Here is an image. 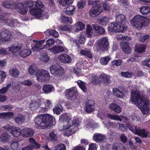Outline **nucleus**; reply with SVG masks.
<instances>
[{"label": "nucleus", "instance_id": "obj_19", "mask_svg": "<svg viewBox=\"0 0 150 150\" xmlns=\"http://www.w3.org/2000/svg\"><path fill=\"white\" fill-rule=\"evenodd\" d=\"M58 59L61 62L66 63H71V57L66 54H62L59 55Z\"/></svg>", "mask_w": 150, "mask_h": 150}, {"label": "nucleus", "instance_id": "obj_61", "mask_svg": "<svg viewBox=\"0 0 150 150\" xmlns=\"http://www.w3.org/2000/svg\"><path fill=\"white\" fill-rule=\"evenodd\" d=\"M20 83H18L20 85ZM20 84L28 86H30L33 84L32 81L30 80H26L22 81L20 82Z\"/></svg>", "mask_w": 150, "mask_h": 150}, {"label": "nucleus", "instance_id": "obj_47", "mask_svg": "<svg viewBox=\"0 0 150 150\" xmlns=\"http://www.w3.org/2000/svg\"><path fill=\"white\" fill-rule=\"evenodd\" d=\"M77 84L82 90L85 92L87 91V89L85 83L79 80L77 81Z\"/></svg>", "mask_w": 150, "mask_h": 150}, {"label": "nucleus", "instance_id": "obj_2", "mask_svg": "<svg viewBox=\"0 0 150 150\" xmlns=\"http://www.w3.org/2000/svg\"><path fill=\"white\" fill-rule=\"evenodd\" d=\"M131 101L144 114L147 115L149 113V101L148 99L142 97L137 87L134 86L132 89Z\"/></svg>", "mask_w": 150, "mask_h": 150}, {"label": "nucleus", "instance_id": "obj_25", "mask_svg": "<svg viewBox=\"0 0 150 150\" xmlns=\"http://www.w3.org/2000/svg\"><path fill=\"white\" fill-rule=\"evenodd\" d=\"M106 117H108L110 119L112 120H119L120 121H122V119L121 117L124 118L125 120H126L125 122L127 121L128 122L127 120V119L126 117H125L123 116H120L118 115H113L112 114H109L106 113Z\"/></svg>", "mask_w": 150, "mask_h": 150}, {"label": "nucleus", "instance_id": "obj_51", "mask_svg": "<svg viewBox=\"0 0 150 150\" xmlns=\"http://www.w3.org/2000/svg\"><path fill=\"white\" fill-rule=\"evenodd\" d=\"M71 26L68 25H61L58 27V29L59 31L62 30L66 31H69L71 30Z\"/></svg>", "mask_w": 150, "mask_h": 150}, {"label": "nucleus", "instance_id": "obj_32", "mask_svg": "<svg viewBox=\"0 0 150 150\" xmlns=\"http://www.w3.org/2000/svg\"><path fill=\"white\" fill-rule=\"evenodd\" d=\"M74 30L75 32H78L83 30L85 28V25L82 22L79 21L74 25Z\"/></svg>", "mask_w": 150, "mask_h": 150}, {"label": "nucleus", "instance_id": "obj_26", "mask_svg": "<svg viewBox=\"0 0 150 150\" xmlns=\"http://www.w3.org/2000/svg\"><path fill=\"white\" fill-rule=\"evenodd\" d=\"M76 7L74 6L70 5L64 9V12L69 15H72L76 12Z\"/></svg>", "mask_w": 150, "mask_h": 150}, {"label": "nucleus", "instance_id": "obj_29", "mask_svg": "<svg viewBox=\"0 0 150 150\" xmlns=\"http://www.w3.org/2000/svg\"><path fill=\"white\" fill-rule=\"evenodd\" d=\"M54 88V87L52 85L46 84L43 86L42 90L45 94H47L50 93Z\"/></svg>", "mask_w": 150, "mask_h": 150}, {"label": "nucleus", "instance_id": "obj_18", "mask_svg": "<svg viewBox=\"0 0 150 150\" xmlns=\"http://www.w3.org/2000/svg\"><path fill=\"white\" fill-rule=\"evenodd\" d=\"M50 52L53 54H57L64 51V47L60 45H55L48 49Z\"/></svg>", "mask_w": 150, "mask_h": 150}, {"label": "nucleus", "instance_id": "obj_31", "mask_svg": "<svg viewBox=\"0 0 150 150\" xmlns=\"http://www.w3.org/2000/svg\"><path fill=\"white\" fill-rule=\"evenodd\" d=\"M41 100L38 99L32 101L29 105L31 110H34L39 108L40 105V102Z\"/></svg>", "mask_w": 150, "mask_h": 150}, {"label": "nucleus", "instance_id": "obj_56", "mask_svg": "<svg viewBox=\"0 0 150 150\" xmlns=\"http://www.w3.org/2000/svg\"><path fill=\"white\" fill-rule=\"evenodd\" d=\"M50 58L46 54H44L41 55L40 60L41 61L44 62H47L49 60Z\"/></svg>", "mask_w": 150, "mask_h": 150}, {"label": "nucleus", "instance_id": "obj_46", "mask_svg": "<svg viewBox=\"0 0 150 150\" xmlns=\"http://www.w3.org/2000/svg\"><path fill=\"white\" fill-rule=\"evenodd\" d=\"M9 73L12 76L16 77L18 76L19 74V71L18 69L16 68H13L10 70Z\"/></svg>", "mask_w": 150, "mask_h": 150}, {"label": "nucleus", "instance_id": "obj_40", "mask_svg": "<svg viewBox=\"0 0 150 150\" xmlns=\"http://www.w3.org/2000/svg\"><path fill=\"white\" fill-rule=\"evenodd\" d=\"M93 26L95 31L99 33L103 34L105 33V31L104 28L97 24H94L93 25Z\"/></svg>", "mask_w": 150, "mask_h": 150}, {"label": "nucleus", "instance_id": "obj_4", "mask_svg": "<svg viewBox=\"0 0 150 150\" xmlns=\"http://www.w3.org/2000/svg\"><path fill=\"white\" fill-rule=\"evenodd\" d=\"M34 122L37 128L41 129L49 128L51 125L55 123L54 117L48 114L38 115L35 118Z\"/></svg>", "mask_w": 150, "mask_h": 150}, {"label": "nucleus", "instance_id": "obj_33", "mask_svg": "<svg viewBox=\"0 0 150 150\" xmlns=\"http://www.w3.org/2000/svg\"><path fill=\"white\" fill-rule=\"evenodd\" d=\"M146 46L143 44H137L135 45V51L139 53H142L145 52Z\"/></svg>", "mask_w": 150, "mask_h": 150}, {"label": "nucleus", "instance_id": "obj_1", "mask_svg": "<svg viewBox=\"0 0 150 150\" xmlns=\"http://www.w3.org/2000/svg\"><path fill=\"white\" fill-rule=\"evenodd\" d=\"M72 117L70 114H64L61 115L59 120L60 124L59 128L60 131L66 130L69 129L73 125L76 127L74 130H67L64 133L65 135L67 137L75 133V131L77 130V127L79 126L80 123L78 119L76 118L72 119Z\"/></svg>", "mask_w": 150, "mask_h": 150}, {"label": "nucleus", "instance_id": "obj_15", "mask_svg": "<svg viewBox=\"0 0 150 150\" xmlns=\"http://www.w3.org/2000/svg\"><path fill=\"white\" fill-rule=\"evenodd\" d=\"M97 44L100 50L104 51L108 48L109 42L107 37H104L99 39Z\"/></svg>", "mask_w": 150, "mask_h": 150}, {"label": "nucleus", "instance_id": "obj_62", "mask_svg": "<svg viewBox=\"0 0 150 150\" xmlns=\"http://www.w3.org/2000/svg\"><path fill=\"white\" fill-rule=\"evenodd\" d=\"M86 4L85 1L83 0H79L77 2V6L78 8L81 9L83 8Z\"/></svg>", "mask_w": 150, "mask_h": 150}, {"label": "nucleus", "instance_id": "obj_9", "mask_svg": "<svg viewBox=\"0 0 150 150\" xmlns=\"http://www.w3.org/2000/svg\"><path fill=\"white\" fill-rule=\"evenodd\" d=\"M88 3L89 5H92L93 6L89 11V14L91 17H96L103 12V9L100 6V4L99 1H94L92 0H89Z\"/></svg>", "mask_w": 150, "mask_h": 150}, {"label": "nucleus", "instance_id": "obj_8", "mask_svg": "<svg viewBox=\"0 0 150 150\" xmlns=\"http://www.w3.org/2000/svg\"><path fill=\"white\" fill-rule=\"evenodd\" d=\"M89 76L90 80L93 84H97L100 81H102L105 84L108 85L111 82V77L104 73L101 74L98 78L93 74L89 75Z\"/></svg>", "mask_w": 150, "mask_h": 150}, {"label": "nucleus", "instance_id": "obj_44", "mask_svg": "<svg viewBox=\"0 0 150 150\" xmlns=\"http://www.w3.org/2000/svg\"><path fill=\"white\" fill-rule=\"evenodd\" d=\"M111 57L109 56L101 57L100 60V63L103 65H106L110 61Z\"/></svg>", "mask_w": 150, "mask_h": 150}, {"label": "nucleus", "instance_id": "obj_11", "mask_svg": "<svg viewBox=\"0 0 150 150\" xmlns=\"http://www.w3.org/2000/svg\"><path fill=\"white\" fill-rule=\"evenodd\" d=\"M126 127L129 128V130L135 134H137L143 137H146L149 134L148 131L147 130L141 129L139 127L135 126L131 123L126 122Z\"/></svg>", "mask_w": 150, "mask_h": 150}, {"label": "nucleus", "instance_id": "obj_55", "mask_svg": "<svg viewBox=\"0 0 150 150\" xmlns=\"http://www.w3.org/2000/svg\"><path fill=\"white\" fill-rule=\"evenodd\" d=\"M74 0H59V2L62 5L65 6L67 4H71L73 2Z\"/></svg>", "mask_w": 150, "mask_h": 150}, {"label": "nucleus", "instance_id": "obj_21", "mask_svg": "<svg viewBox=\"0 0 150 150\" xmlns=\"http://www.w3.org/2000/svg\"><path fill=\"white\" fill-rule=\"evenodd\" d=\"M120 46L122 50L125 53L129 54L132 52V48L129 46L128 42L125 41L121 42Z\"/></svg>", "mask_w": 150, "mask_h": 150}, {"label": "nucleus", "instance_id": "obj_3", "mask_svg": "<svg viewBox=\"0 0 150 150\" xmlns=\"http://www.w3.org/2000/svg\"><path fill=\"white\" fill-rule=\"evenodd\" d=\"M24 3L29 8H31L30 11V13L35 16L36 18L42 20L48 18L47 13H43L42 8L44 5L40 1H25Z\"/></svg>", "mask_w": 150, "mask_h": 150}, {"label": "nucleus", "instance_id": "obj_39", "mask_svg": "<svg viewBox=\"0 0 150 150\" xmlns=\"http://www.w3.org/2000/svg\"><path fill=\"white\" fill-rule=\"evenodd\" d=\"M108 17L104 16L101 18H98L97 20L98 23L100 24L103 25H106L109 22Z\"/></svg>", "mask_w": 150, "mask_h": 150}, {"label": "nucleus", "instance_id": "obj_42", "mask_svg": "<svg viewBox=\"0 0 150 150\" xmlns=\"http://www.w3.org/2000/svg\"><path fill=\"white\" fill-rule=\"evenodd\" d=\"M86 35L84 33H81L77 37V40L80 44H83L85 41Z\"/></svg>", "mask_w": 150, "mask_h": 150}, {"label": "nucleus", "instance_id": "obj_37", "mask_svg": "<svg viewBox=\"0 0 150 150\" xmlns=\"http://www.w3.org/2000/svg\"><path fill=\"white\" fill-rule=\"evenodd\" d=\"M38 71L39 70L38 67L34 64L31 65L28 69V72L31 75L36 74Z\"/></svg>", "mask_w": 150, "mask_h": 150}, {"label": "nucleus", "instance_id": "obj_5", "mask_svg": "<svg viewBox=\"0 0 150 150\" xmlns=\"http://www.w3.org/2000/svg\"><path fill=\"white\" fill-rule=\"evenodd\" d=\"M9 51L13 53L18 52L23 57H25L31 54L30 49L27 47L23 46L22 44H18L16 46L12 45L8 48Z\"/></svg>", "mask_w": 150, "mask_h": 150}, {"label": "nucleus", "instance_id": "obj_57", "mask_svg": "<svg viewBox=\"0 0 150 150\" xmlns=\"http://www.w3.org/2000/svg\"><path fill=\"white\" fill-rule=\"evenodd\" d=\"M49 137L52 141L56 140L57 138V134L55 131H52L50 132L49 134Z\"/></svg>", "mask_w": 150, "mask_h": 150}, {"label": "nucleus", "instance_id": "obj_63", "mask_svg": "<svg viewBox=\"0 0 150 150\" xmlns=\"http://www.w3.org/2000/svg\"><path fill=\"white\" fill-rule=\"evenodd\" d=\"M11 149L13 150H16L18 147V143L16 142H12L10 144Z\"/></svg>", "mask_w": 150, "mask_h": 150}, {"label": "nucleus", "instance_id": "obj_54", "mask_svg": "<svg viewBox=\"0 0 150 150\" xmlns=\"http://www.w3.org/2000/svg\"><path fill=\"white\" fill-rule=\"evenodd\" d=\"M140 10L143 14H146L150 13V8L147 6H143L141 7Z\"/></svg>", "mask_w": 150, "mask_h": 150}, {"label": "nucleus", "instance_id": "obj_43", "mask_svg": "<svg viewBox=\"0 0 150 150\" xmlns=\"http://www.w3.org/2000/svg\"><path fill=\"white\" fill-rule=\"evenodd\" d=\"M93 30L90 25H87L86 28V33L88 37H90L93 34Z\"/></svg>", "mask_w": 150, "mask_h": 150}, {"label": "nucleus", "instance_id": "obj_49", "mask_svg": "<svg viewBox=\"0 0 150 150\" xmlns=\"http://www.w3.org/2000/svg\"><path fill=\"white\" fill-rule=\"evenodd\" d=\"M63 110L62 106L60 105H57L53 109L54 113L57 115L59 114Z\"/></svg>", "mask_w": 150, "mask_h": 150}, {"label": "nucleus", "instance_id": "obj_13", "mask_svg": "<svg viewBox=\"0 0 150 150\" xmlns=\"http://www.w3.org/2000/svg\"><path fill=\"white\" fill-rule=\"evenodd\" d=\"M126 28V26L121 25L118 23L113 22L109 24L108 29L110 32L122 33Z\"/></svg>", "mask_w": 150, "mask_h": 150}, {"label": "nucleus", "instance_id": "obj_30", "mask_svg": "<svg viewBox=\"0 0 150 150\" xmlns=\"http://www.w3.org/2000/svg\"><path fill=\"white\" fill-rule=\"evenodd\" d=\"M11 137L7 133L5 132L2 134L0 137V141L4 143H6L9 141Z\"/></svg>", "mask_w": 150, "mask_h": 150}, {"label": "nucleus", "instance_id": "obj_45", "mask_svg": "<svg viewBox=\"0 0 150 150\" xmlns=\"http://www.w3.org/2000/svg\"><path fill=\"white\" fill-rule=\"evenodd\" d=\"M61 19L62 22L65 23L71 24L73 22V20L71 17H66L63 15L62 16Z\"/></svg>", "mask_w": 150, "mask_h": 150}, {"label": "nucleus", "instance_id": "obj_23", "mask_svg": "<svg viewBox=\"0 0 150 150\" xmlns=\"http://www.w3.org/2000/svg\"><path fill=\"white\" fill-rule=\"evenodd\" d=\"M33 134V131L31 129L25 128L21 130V135L23 137H31Z\"/></svg>", "mask_w": 150, "mask_h": 150}, {"label": "nucleus", "instance_id": "obj_38", "mask_svg": "<svg viewBox=\"0 0 150 150\" xmlns=\"http://www.w3.org/2000/svg\"><path fill=\"white\" fill-rule=\"evenodd\" d=\"M112 148L114 150H126L124 145L120 143H115L114 144Z\"/></svg>", "mask_w": 150, "mask_h": 150}, {"label": "nucleus", "instance_id": "obj_59", "mask_svg": "<svg viewBox=\"0 0 150 150\" xmlns=\"http://www.w3.org/2000/svg\"><path fill=\"white\" fill-rule=\"evenodd\" d=\"M13 108L12 105H1L0 106V109L2 110H11Z\"/></svg>", "mask_w": 150, "mask_h": 150}, {"label": "nucleus", "instance_id": "obj_35", "mask_svg": "<svg viewBox=\"0 0 150 150\" xmlns=\"http://www.w3.org/2000/svg\"><path fill=\"white\" fill-rule=\"evenodd\" d=\"M45 103V107H41L40 108V110L44 112L48 110V109L51 108L52 107L51 102L49 100H45L44 101Z\"/></svg>", "mask_w": 150, "mask_h": 150}, {"label": "nucleus", "instance_id": "obj_14", "mask_svg": "<svg viewBox=\"0 0 150 150\" xmlns=\"http://www.w3.org/2000/svg\"><path fill=\"white\" fill-rule=\"evenodd\" d=\"M12 38L11 33L10 31L5 29L0 31V42L10 41Z\"/></svg>", "mask_w": 150, "mask_h": 150}, {"label": "nucleus", "instance_id": "obj_24", "mask_svg": "<svg viewBox=\"0 0 150 150\" xmlns=\"http://www.w3.org/2000/svg\"><path fill=\"white\" fill-rule=\"evenodd\" d=\"M14 113L11 112L0 113V118L2 119L10 120L13 118Z\"/></svg>", "mask_w": 150, "mask_h": 150}, {"label": "nucleus", "instance_id": "obj_64", "mask_svg": "<svg viewBox=\"0 0 150 150\" xmlns=\"http://www.w3.org/2000/svg\"><path fill=\"white\" fill-rule=\"evenodd\" d=\"M142 64L144 66L150 68V58H147L142 62Z\"/></svg>", "mask_w": 150, "mask_h": 150}, {"label": "nucleus", "instance_id": "obj_50", "mask_svg": "<svg viewBox=\"0 0 150 150\" xmlns=\"http://www.w3.org/2000/svg\"><path fill=\"white\" fill-rule=\"evenodd\" d=\"M29 142L30 144H32V145L34 146V148L38 149L40 147V145L35 141V140L32 138L29 139Z\"/></svg>", "mask_w": 150, "mask_h": 150}, {"label": "nucleus", "instance_id": "obj_7", "mask_svg": "<svg viewBox=\"0 0 150 150\" xmlns=\"http://www.w3.org/2000/svg\"><path fill=\"white\" fill-rule=\"evenodd\" d=\"M132 25L139 29H141L143 26H145L149 23V19L140 15L135 16L130 21Z\"/></svg>", "mask_w": 150, "mask_h": 150}, {"label": "nucleus", "instance_id": "obj_48", "mask_svg": "<svg viewBox=\"0 0 150 150\" xmlns=\"http://www.w3.org/2000/svg\"><path fill=\"white\" fill-rule=\"evenodd\" d=\"M46 34H49L52 35L55 37H57L59 35L57 32L55 30H54L48 29L45 32Z\"/></svg>", "mask_w": 150, "mask_h": 150}, {"label": "nucleus", "instance_id": "obj_58", "mask_svg": "<svg viewBox=\"0 0 150 150\" xmlns=\"http://www.w3.org/2000/svg\"><path fill=\"white\" fill-rule=\"evenodd\" d=\"M122 63V60L121 59H118L114 60L111 62V64L113 66H115L117 67L121 65Z\"/></svg>", "mask_w": 150, "mask_h": 150}, {"label": "nucleus", "instance_id": "obj_36", "mask_svg": "<svg viewBox=\"0 0 150 150\" xmlns=\"http://www.w3.org/2000/svg\"><path fill=\"white\" fill-rule=\"evenodd\" d=\"M18 23H19L16 19L11 20L8 19L6 18V22L5 23V24L10 26L13 27L14 26H18Z\"/></svg>", "mask_w": 150, "mask_h": 150}, {"label": "nucleus", "instance_id": "obj_27", "mask_svg": "<svg viewBox=\"0 0 150 150\" xmlns=\"http://www.w3.org/2000/svg\"><path fill=\"white\" fill-rule=\"evenodd\" d=\"M113 92L114 95L120 98H122L124 96L126 92H122L119 89L116 88L113 89Z\"/></svg>", "mask_w": 150, "mask_h": 150}, {"label": "nucleus", "instance_id": "obj_16", "mask_svg": "<svg viewBox=\"0 0 150 150\" xmlns=\"http://www.w3.org/2000/svg\"><path fill=\"white\" fill-rule=\"evenodd\" d=\"M76 87H72L65 91L64 95L66 98L69 100H73L75 99L76 94L77 92Z\"/></svg>", "mask_w": 150, "mask_h": 150}, {"label": "nucleus", "instance_id": "obj_28", "mask_svg": "<svg viewBox=\"0 0 150 150\" xmlns=\"http://www.w3.org/2000/svg\"><path fill=\"white\" fill-rule=\"evenodd\" d=\"M21 130L17 127H13L11 132V135L15 137H18L21 135Z\"/></svg>", "mask_w": 150, "mask_h": 150}, {"label": "nucleus", "instance_id": "obj_17", "mask_svg": "<svg viewBox=\"0 0 150 150\" xmlns=\"http://www.w3.org/2000/svg\"><path fill=\"white\" fill-rule=\"evenodd\" d=\"M18 12L22 15L26 14L28 11V8L23 3H20L16 4V7Z\"/></svg>", "mask_w": 150, "mask_h": 150}, {"label": "nucleus", "instance_id": "obj_22", "mask_svg": "<svg viewBox=\"0 0 150 150\" xmlns=\"http://www.w3.org/2000/svg\"><path fill=\"white\" fill-rule=\"evenodd\" d=\"M2 5L6 8H14L16 6V3H13L9 0H5L2 2Z\"/></svg>", "mask_w": 150, "mask_h": 150}, {"label": "nucleus", "instance_id": "obj_12", "mask_svg": "<svg viewBox=\"0 0 150 150\" xmlns=\"http://www.w3.org/2000/svg\"><path fill=\"white\" fill-rule=\"evenodd\" d=\"M37 79L39 82H44L48 81L50 78L49 72L45 70H39L36 74Z\"/></svg>", "mask_w": 150, "mask_h": 150}, {"label": "nucleus", "instance_id": "obj_41", "mask_svg": "<svg viewBox=\"0 0 150 150\" xmlns=\"http://www.w3.org/2000/svg\"><path fill=\"white\" fill-rule=\"evenodd\" d=\"M25 120L24 116L22 115H18L15 119L16 123L18 124H21L24 122Z\"/></svg>", "mask_w": 150, "mask_h": 150}, {"label": "nucleus", "instance_id": "obj_53", "mask_svg": "<svg viewBox=\"0 0 150 150\" xmlns=\"http://www.w3.org/2000/svg\"><path fill=\"white\" fill-rule=\"evenodd\" d=\"M80 53L81 54L86 56L90 59L93 57V55L90 51L81 50L80 51Z\"/></svg>", "mask_w": 150, "mask_h": 150}, {"label": "nucleus", "instance_id": "obj_6", "mask_svg": "<svg viewBox=\"0 0 150 150\" xmlns=\"http://www.w3.org/2000/svg\"><path fill=\"white\" fill-rule=\"evenodd\" d=\"M49 70L52 74L60 80H64L68 77L63 68L60 66L53 64L49 68Z\"/></svg>", "mask_w": 150, "mask_h": 150}, {"label": "nucleus", "instance_id": "obj_34", "mask_svg": "<svg viewBox=\"0 0 150 150\" xmlns=\"http://www.w3.org/2000/svg\"><path fill=\"white\" fill-rule=\"evenodd\" d=\"M93 137L94 140L97 142H101L105 138L104 135L98 133L95 134L93 135Z\"/></svg>", "mask_w": 150, "mask_h": 150}, {"label": "nucleus", "instance_id": "obj_10", "mask_svg": "<svg viewBox=\"0 0 150 150\" xmlns=\"http://www.w3.org/2000/svg\"><path fill=\"white\" fill-rule=\"evenodd\" d=\"M45 42V39L37 41L35 46L32 48V50L38 52L43 49L49 47L54 43V39L52 38L46 41V45H44Z\"/></svg>", "mask_w": 150, "mask_h": 150}, {"label": "nucleus", "instance_id": "obj_60", "mask_svg": "<svg viewBox=\"0 0 150 150\" xmlns=\"http://www.w3.org/2000/svg\"><path fill=\"white\" fill-rule=\"evenodd\" d=\"M53 150H66V147L64 144H60L57 145Z\"/></svg>", "mask_w": 150, "mask_h": 150}, {"label": "nucleus", "instance_id": "obj_20", "mask_svg": "<svg viewBox=\"0 0 150 150\" xmlns=\"http://www.w3.org/2000/svg\"><path fill=\"white\" fill-rule=\"evenodd\" d=\"M94 103L92 100H89L86 103L85 108L86 111L88 113L93 112L94 108Z\"/></svg>", "mask_w": 150, "mask_h": 150}, {"label": "nucleus", "instance_id": "obj_52", "mask_svg": "<svg viewBox=\"0 0 150 150\" xmlns=\"http://www.w3.org/2000/svg\"><path fill=\"white\" fill-rule=\"evenodd\" d=\"M116 21L119 23H122L125 21V17L123 14H119L117 15L116 17Z\"/></svg>", "mask_w": 150, "mask_h": 150}]
</instances>
